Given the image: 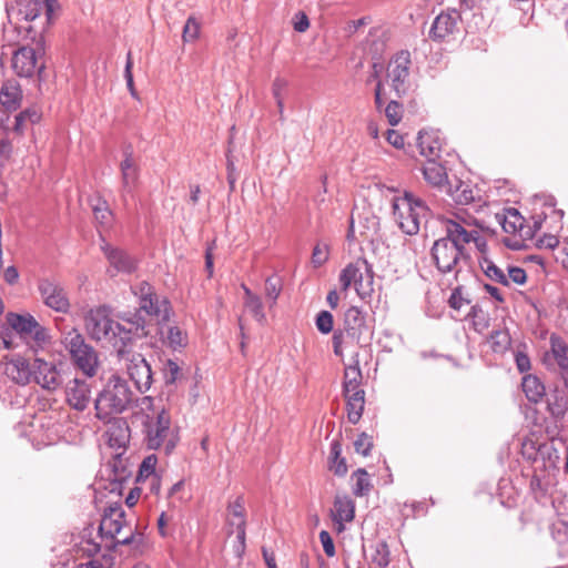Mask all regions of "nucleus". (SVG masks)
Returning a JSON list of instances; mask_svg holds the SVG:
<instances>
[{"instance_id": "1", "label": "nucleus", "mask_w": 568, "mask_h": 568, "mask_svg": "<svg viewBox=\"0 0 568 568\" xmlns=\"http://www.w3.org/2000/svg\"><path fill=\"white\" fill-rule=\"evenodd\" d=\"M84 326L92 339L111 346L118 356H123L128 344L151 334L148 323L139 314H125L116 322L106 306L89 310L84 316Z\"/></svg>"}, {"instance_id": "2", "label": "nucleus", "mask_w": 568, "mask_h": 568, "mask_svg": "<svg viewBox=\"0 0 568 568\" xmlns=\"http://www.w3.org/2000/svg\"><path fill=\"white\" fill-rule=\"evenodd\" d=\"M473 243L478 253H483L486 242L471 217L456 214L454 220L446 222V237L437 240L433 245V258L443 273L457 270L465 258L464 247Z\"/></svg>"}, {"instance_id": "3", "label": "nucleus", "mask_w": 568, "mask_h": 568, "mask_svg": "<svg viewBox=\"0 0 568 568\" xmlns=\"http://www.w3.org/2000/svg\"><path fill=\"white\" fill-rule=\"evenodd\" d=\"M138 414L144 416L143 425L148 447L163 449L170 454L179 443V430L171 425V418L162 400L145 396L138 403Z\"/></svg>"}, {"instance_id": "4", "label": "nucleus", "mask_w": 568, "mask_h": 568, "mask_svg": "<svg viewBox=\"0 0 568 568\" xmlns=\"http://www.w3.org/2000/svg\"><path fill=\"white\" fill-rule=\"evenodd\" d=\"M12 333L34 353L43 349L52 339L49 329L41 325L30 313H7L6 327L1 332V339L3 347L9 351L19 346Z\"/></svg>"}, {"instance_id": "5", "label": "nucleus", "mask_w": 568, "mask_h": 568, "mask_svg": "<svg viewBox=\"0 0 568 568\" xmlns=\"http://www.w3.org/2000/svg\"><path fill=\"white\" fill-rule=\"evenodd\" d=\"M390 201L398 227L408 235L416 234L428 214L425 202L409 192H395Z\"/></svg>"}, {"instance_id": "6", "label": "nucleus", "mask_w": 568, "mask_h": 568, "mask_svg": "<svg viewBox=\"0 0 568 568\" xmlns=\"http://www.w3.org/2000/svg\"><path fill=\"white\" fill-rule=\"evenodd\" d=\"M132 399L133 393L126 382L119 375H112L95 402L97 416L106 419L112 414H120L129 407Z\"/></svg>"}, {"instance_id": "7", "label": "nucleus", "mask_w": 568, "mask_h": 568, "mask_svg": "<svg viewBox=\"0 0 568 568\" xmlns=\"http://www.w3.org/2000/svg\"><path fill=\"white\" fill-rule=\"evenodd\" d=\"M338 282L342 293L353 288L362 298L369 297L374 292V273L364 260L348 263L339 273Z\"/></svg>"}, {"instance_id": "8", "label": "nucleus", "mask_w": 568, "mask_h": 568, "mask_svg": "<svg viewBox=\"0 0 568 568\" xmlns=\"http://www.w3.org/2000/svg\"><path fill=\"white\" fill-rule=\"evenodd\" d=\"M133 293L140 300V307L133 315H140L151 327L152 321L158 324L168 322L171 315L170 303L166 298L153 293L150 284L142 282L133 287Z\"/></svg>"}, {"instance_id": "9", "label": "nucleus", "mask_w": 568, "mask_h": 568, "mask_svg": "<svg viewBox=\"0 0 568 568\" xmlns=\"http://www.w3.org/2000/svg\"><path fill=\"white\" fill-rule=\"evenodd\" d=\"M496 220L504 232L508 234L504 239V243L513 250H520L532 236L530 226L525 224V219L516 209L509 207L496 213Z\"/></svg>"}, {"instance_id": "10", "label": "nucleus", "mask_w": 568, "mask_h": 568, "mask_svg": "<svg viewBox=\"0 0 568 568\" xmlns=\"http://www.w3.org/2000/svg\"><path fill=\"white\" fill-rule=\"evenodd\" d=\"M374 80L376 81L375 104L378 110L387 101L402 97L408 89L407 73H376Z\"/></svg>"}, {"instance_id": "11", "label": "nucleus", "mask_w": 568, "mask_h": 568, "mask_svg": "<svg viewBox=\"0 0 568 568\" xmlns=\"http://www.w3.org/2000/svg\"><path fill=\"white\" fill-rule=\"evenodd\" d=\"M124 362L128 375L140 392H146L152 384L151 366L146 359L138 353H129L124 348L123 356H119Z\"/></svg>"}, {"instance_id": "12", "label": "nucleus", "mask_w": 568, "mask_h": 568, "mask_svg": "<svg viewBox=\"0 0 568 568\" xmlns=\"http://www.w3.org/2000/svg\"><path fill=\"white\" fill-rule=\"evenodd\" d=\"M59 9L58 0H19L18 13L26 21H34L44 12V20L41 21V32L51 24L55 11Z\"/></svg>"}, {"instance_id": "13", "label": "nucleus", "mask_w": 568, "mask_h": 568, "mask_svg": "<svg viewBox=\"0 0 568 568\" xmlns=\"http://www.w3.org/2000/svg\"><path fill=\"white\" fill-rule=\"evenodd\" d=\"M41 119V112L37 108L27 109L16 116L14 126L10 129L4 125V120L0 119V154L4 158L9 156L12 146L10 136L12 134H21L23 131V123L28 120L31 123H37Z\"/></svg>"}, {"instance_id": "14", "label": "nucleus", "mask_w": 568, "mask_h": 568, "mask_svg": "<svg viewBox=\"0 0 568 568\" xmlns=\"http://www.w3.org/2000/svg\"><path fill=\"white\" fill-rule=\"evenodd\" d=\"M38 290L45 306L59 312L68 313L70 301L63 287L49 278L39 281Z\"/></svg>"}, {"instance_id": "15", "label": "nucleus", "mask_w": 568, "mask_h": 568, "mask_svg": "<svg viewBox=\"0 0 568 568\" xmlns=\"http://www.w3.org/2000/svg\"><path fill=\"white\" fill-rule=\"evenodd\" d=\"M101 250L109 262L108 273L111 276L118 273H131L135 270L136 261L125 251L111 245L104 239H102Z\"/></svg>"}, {"instance_id": "16", "label": "nucleus", "mask_w": 568, "mask_h": 568, "mask_svg": "<svg viewBox=\"0 0 568 568\" xmlns=\"http://www.w3.org/2000/svg\"><path fill=\"white\" fill-rule=\"evenodd\" d=\"M229 535H234V550L241 555L245 546V509L241 501L236 500L229 507L227 514Z\"/></svg>"}, {"instance_id": "17", "label": "nucleus", "mask_w": 568, "mask_h": 568, "mask_svg": "<svg viewBox=\"0 0 568 568\" xmlns=\"http://www.w3.org/2000/svg\"><path fill=\"white\" fill-rule=\"evenodd\" d=\"M13 71H43L45 69L42 49L21 47L12 53Z\"/></svg>"}, {"instance_id": "18", "label": "nucleus", "mask_w": 568, "mask_h": 568, "mask_svg": "<svg viewBox=\"0 0 568 568\" xmlns=\"http://www.w3.org/2000/svg\"><path fill=\"white\" fill-rule=\"evenodd\" d=\"M458 21L457 11L439 13L432 23L429 38L437 42L447 40L458 30Z\"/></svg>"}, {"instance_id": "19", "label": "nucleus", "mask_w": 568, "mask_h": 568, "mask_svg": "<svg viewBox=\"0 0 568 568\" xmlns=\"http://www.w3.org/2000/svg\"><path fill=\"white\" fill-rule=\"evenodd\" d=\"M123 528V514L120 509H111L103 516L99 526L101 537H110L119 544L129 541V536L122 534Z\"/></svg>"}, {"instance_id": "20", "label": "nucleus", "mask_w": 568, "mask_h": 568, "mask_svg": "<svg viewBox=\"0 0 568 568\" xmlns=\"http://www.w3.org/2000/svg\"><path fill=\"white\" fill-rule=\"evenodd\" d=\"M32 379L43 388L53 389L59 385V373L52 363L36 357L32 363Z\"/></svg>"}, {"instance_id": "21", "label": "nucleus", "mask_w": 568, "mask_h": 568, "mask_svg": "<svg viewBox=\"0 0 568 568\" xmlns=\"http://www.w3.org/2000/svg\"><path fill=\"white\" fill-rule=\"evenodd\" d=\"M4 372L9 378L21 385L32 379V367L28 359L20 355L7 359Z\"/></svg>"}, {"instance_id": "22", "label": "nucleus", "mask_w": 568, "mask_h": 568, "mask_svg": "<svg viewBox=\"0 0 568 568\" xmlns=\"http://www.w3.org/2000/svg\"><path fill=\"white\" fill-rule=\"evenodd\" d=\"M443 142L444 140L438 131H422L418 136L420 154L427 160H437L442 152Z\"/></svg>"}, {"instance_id": "23", "label": "nucleus", "mask_w": 568, "mask_h": 568, "mask_svg": "<svg viewBox=\"0 0 568 568\" xmlns=\"http://www.w3.org/2000/svg\"><path fill=\"white\" fill-rule=\"evenodd\" d=\"M73 365L83 374L92 377L97 374L99 367L98 354L92 346L85 344L77 354L70 357Z\"/></svg>"}, {"instance_id": "24", "label": "nucleus", "mask_w": 568, "mask_h": 568, "mask_svg": "<svg viewBox=\"0 0 568 568\" xmlns=\"http://www.w3.org/2000/svg\"><path fill=\"white\" fill-rule=\"evenodd\" d=\"M90 399L91 389L85 382L74 379L70 383L67 389V400L72 408L83 410L89 405Z\"/></svg>"}, {"instance_id": "25", "label": "nucleus", "mask_w": 568, "mask_h": 568, "mask_svg": "<svg viewBox=\"0 0 568 568\" xmlns=\"http://www.w3.org/2000/svg\"><path fill=\"white\" fill-rule=\"evenodd\" d=\"M163 345L173 351H182L187 346L186 332L178 325H168L159 329Z\"/></svg>"}, {"instance_id": "26", "label": "nucleus", "mask_w": 568, "mask_h": 568, "mask_svg": "<svg viewBox=\"0 0 568 568\" xmlns=\"http://www.w3.org/2000/svg\"><path fill=\"white\" fill-rule=\"evenodd\" d=\"M423 174L427 183L435 187L446 190L450 183L446 169L436 160H427L423 168Z\"/></svg>"}, {"instance_id": "27", "label": "nucleus", "mask_w": 568, "mask_h": 568, "mask_svg": "<svg viewBox=\"0 0 568 568\" xmlns=\"http://www.w3.org/2000/svg\"><path fill=\"white\" fill-rule=\"evenodd\" d=\"M355 506L348 496H336L333 508V519L339 525V530L343 523L351 521L354 518Z\"/></svg>"}, {"instance_id": "28", "label": "nucleus", "mask_w": 568, "mask_h": 568, "mask_svg": "<svg viewBox=\"0 0 568 568\" xmlns=\"http://www.w3.org/2000/svg\"><path fill=\"white\" fill-rule=\"evenodd\" d=\"M123 187L131 191L138 181V165L131 153H125L120 163Z\"/></svg>"}, {"instance_id": "29", "label": "nucleus", "mask_w": 568, "mask_h": 568, "mask_svg": "<svg viewBox=\"0 0 568 568\" xmlns=\"http://www.w3.org/2000/svg\"><path fill=\"white\" fill-rule=\"evenodd\" d=\"M453 200L458 204H469L475 201L478 190L473 189L469 184L457 181L455 189H453L452 183L445 190Z\"/></svg>"}, {"instance_id": "30", "label": "nucleus", "mask_w": 568, "mask_h": 568, "mask_svg": "<svg viewBox=\"0 0 568 568\" xmlns=\"http://www.w3.org/2000/svg\"><path fill=\"white\" fill-rule=\"evenodd\" d=\"M478 263L483 273L491 281L499 284L507 283L506 272L498 267L488 256L486 255V248L483 253H479Z\"/></svg>"}, {"instance_id": "31", "label": "nucleus", "mask_w": 568, "mask_h": 568, "mask_svg": "<svg viewBox=\"0 0 568 568\" xmlns=\"http://www.w3.org/2000/svg\"><path fill=\"white\" fill-rule=\"evenodd\" d=\"M21 99L20 87L14 81H7L0 92V103L8 110L16 109Z\"/></svg>"}, {"instance_id": "32", "label": "nucleus", "mask_w": 568, "mask_h": 568, "mask_svg": "<svg viewBox=\"0 0 568 568\" xmlns=\"http://www.w3.org/2000/svg\"><path fill=\"white\" fill-rule=\"evenodd\" d=\"M60 342L70 357L87 344L84 337L77 328L63 332Z\"/></svg>"}, {"instance_id": "33", "label": "nucleus", "mask_w": 568, "mask_h": 568, "mask_svg": "<svg viewBox=\"0 0 568 568\" xmlns=\"http://www.w3.org/2000/svg\"><path fill=\"white\" fill-rule=\"evenodd\" d=\"M345 399L348 420L353 424H356L359 420L364 409V392H355L354 394H347L345 395Z\"/></svg>"}, {"instance_id": "34", "label": "nucleus", "mask_w": 568, "mask_h": 568, "mask_svg": "<svg viewBox=\"0 0 568 568\" xmlns=\"http://www.w3.org/2000/svg\"><path fill=\"white\" fill-rule=\"evenodd\" d=\"M523 390L530 402H539L545 395V386L539 378L534 375H527L523 378Z\"/></svg>"}, {"instance_id": "35", "label": "nucleus", "mask_w": 568, "mask_h": 568, "mask_svg": "<svg viewBox=\"0 0 568 568\" xmlns=\"http://www.w3.org/2000/svg\"><path fill=\"white\" fill-rule=\"evenodd\" d=\"M362 373L357 365H351L344 373V395L364 392L361 388Z\"/></svg>"}, {"instance_id": "36", "label": "nucleus", "mask_w": 568, "mask_h": 568, "mask_svg": "<svg viewBox=\"0 0 568 568\" xmlns=\"http://www.w3.org/2000/svg\"><path fill=\"white\" fill-rule=\"evenodd\" d=\"M342 445L339 442L334 440L331 444L329 449V469L338 476H343L347 473V465L345 459L341 456Z\"/></svg>"}, {"instance_id": "37", "label": "nucleus", "mask_w": 568, "mask_h": 568, "mask_svg": "<svg viewBox=\"0 0 568 568\" xmlns=\"http://www.w3.org/2000/svg\"><path fill=\"white\" fill-rule=\"evenodd\" d=\"M244 291V306L245 308L253 314L258 321L264 318L263 313V304L261 298L254 294L248 287L242 285Z\"/></svg>"}, {"instance_id": "38", "label": "nucleus", "mask_w": 568, "mask_h": 568, "mask_svg": "<svg viewBox=\"0 0 568 568\" xmlns=\"http://www.w3.org/2000/svg\"><path fill=\"white\" fill-rule=\"evenodd\" d=\"M551 354L557 364L562 368H568V346L558 336L550 337Z\"/></svg>"}, {"instance_id": "39", "label": "nucleus", "mask_w": 568, "mask_h": 568, "mask_svg": "<svg viewBox=\"0 0 568 568\" xmlns=\"http://www.w3.org/2000/svg\"><path fill=\"white\" fill-rule=\"evenodd\" d=\"M410 65V52L407 50H399L390 58L387 71H408Z\"/></svg>"}, {"instance_id": "40", "label": "nucleus", "mask_w": 568, "mask_h": 568, "mask_svg": "<svg viewBox=\"0 0 568 568\" xmlns=\"http://www.w3.org/2000/svg\"><path fill=\"white\" fill-rule=\"evenodd\" d=\"M353 478L355 479L354 493L357 496L366 495L371 489V483L368 475L364 469H358L354 473Z\"/></svg>"}, {"instance_id": "41", "label": "nucleus", "mask_w": 568, "mask_h": 568, "mask_svg": "<svg viewBox=\"0 0 568 568\" xmlns=\"http://www.w3.org/2000/svg\"><path fill=\"white\" fill-rule=\"evenodd\" d=\"M385 116L392 126L397 125L403 118V108L395 100L386 102Z\"/></svg>"}, {"instance_id": "42", "label": "nucleus", "mask_w": 568, "mask_h": 568, "mask_svg": "<svg viewBox=\"0 0 568 568\" xmlns=\"http://www.w3.org/2000/svg\"><path fill=\"white\" fill-rule=\"evenodd\" d=\"M329 256V246L326 243L320 242L314 246L312 253V264L314 267H321L324 265Z\"/></svg>"}, {"instance_id": "43", "label": "nucleus", "mask_w": 568, "mask_h": 568, "mask_svg": "<svg viewBox=\"0 0 568 568\" xmlns=\"http://www.w3.org/2000/svg\"><path fill=\"white\" fill-rule=\"evenodd\" d=\"M364 323V315L358 307L352 306L345 313V324L349 329L359 328Z\"/></svg>"}, {"instance_id": "44", "label": "nucleus", "mask_w": 568, "mask_h": 568, "mask_svg": "<svg viewBox=\"0 0 568 568\" xmlns=\"http://www.w3.org/2000/svg\"><path fill=\"white\" fill-rule=\"evenodd\" d=\"M95 221L101 225H108L112 219L111 211L105 202L98 200L97 204L92 205Z\"/></svg>"}, {"instance_id": "45", "label": "nucleus", "mask_w": 568, "mask_h": 568, "mask_svg": "<svg viewBox=\"0 0 568 568\" xmlns=\"http://www.w3.org/2000/svg\"><path fill=\"white\" fill-rule=\"evenodd\" d=\"M317 329L322 334H328L333 331L334 320L333 315L327 311H321L315 321Z\"/></svg>"}, {"instance_id": "46", "label": "nucleus", "mask_w": 568, "mask_h": 568, "mask_svg": "<svg viewBox=\"0 0 568 568\" xmlns=\"http://www.w3.org/2000/svg\"><path fill=\"white\" fill-rule=\"evenodd\" d=\"M506 276L507 283H504L505 286H509L511 283L523 285L527 280L525 270L518 266H508Z\"/></svg>"}, {"instance_id": "47", "label": "nucleus", "mask_w": 568, "mask_h": 568, "mask_svg": "<svg viewBox=\"0 0 568 568\" xmlns=\"http://www.w3.org/2000/svg\"><path fill=\"white\" fill-rule=\"evenodd\" d=\"M510 344L507 332L497 331L490 336V345L495 352H504Z\"/></svg>"}, {"instance_id": "48", "label": "nucleus", "mask_w": 568, "mask_h": 568, "mask_svg": "<svg viewBox=\"0 0 568 568\" xmlns=\"http://www.w3.org/2000/svg\"><path fill=\"white\" fill-rule=\"evenodd\" d=\"M199 33H200L199 22L194 18L190 17L186 20V23L183 28V34H182L183 41L184 42L194 41L199 37Z\"/></svg>"}, {"instance_id": "49", "label": "nucleus", "mask_w": 568, "mask_h": 568, "mask_svg": "<svg viewBox=\"0 0 568 568\" xmlns=\"http://www.w3.org/2000/svg\"><path fill=\"white\" fill-rule=\"evenodd\" d=\"M388 564V551L385 545L377 546L375 555L372 556L371 565L373 568H382Z\"/></svg>"}, {"instance_id": "50", "label": "nucleus", "mask_w": 568, "mask_h": 568, "mask_svg": "<svg viewBox=\"0 0 568 568\" xmlns=\"http://www.w3.org/2000/svg\"><path fill=\"white\" fill-rule=\"evenodd\" d=\"M164 375L168 383H175L182 375L180 365L176 362L169 359L164 367Z\"/></svg>"}, {"instance_id": "51", "label": "nucleus", "mask_w": 568, "mask_h": 568, "mask_svg": "<svg viewBox=\"0 0 568 568\" xmlns=\"http://www.w3.org/2000/svg\"><path fill=\"white\" fill-rule=\"evenodd\" d=\"M281 282L278 278H275V277H268L266 281H265V296L270 300H272L273 302L276 301V298L278 297L280 293H281Z\"/></svg>"}, {"instance_id": "52", "label": "nucleus", "mask_w": 568, "mask_h": 568, "mask_svg": "<svg viewBox=\"0 0 568 568\" xmlns=\"http://www.w3.org/2000/svg\"><path fill=\"white\" fill-rule=\"evenodd\" d=\"M373 446L372 438L367 434H361L354 442L356 453L367 456Z\"/></svg>"}, {"instance_id": "53", "label": "nucleus", "mask_w": 568, "mask_h": 568, "mask_svg": "<svg viewBox=\"0 0 568 568\" xmlns=\"http://www.w3.org/2000/svg\"><path fill=\"white\" fill-rule=\"evenodd\" d=\"M320 540L323 546L324 552L328 557H333L335 555V547L331 535L326 530H322L320 532Z\"/></svg>"}, {"instance_id": "54", "label": "nucleus", "mask_w": 568, "mask_h": 568, "mask_svg": "<svg viewBox=\"0 0 568 568\" xmlns=\"http://www.w3.org/2000/svg\"><path fill=\"white\" fill-rule=\"evenodd\" d=\"M158 459L154 455L148 456L141 464L140 476L148 477L155 470Z\"/></svg>"}, {"instance_id": "55", "label": "nucleus", "mask_w": 568, "mask_h": 568, "mask_svg": "<svg viewBox=\"0 0 568 568\" xmlns=\"http://www.w3.org/2000/svg\"><path fill=\"white\" fill-rule=\"evenodd\" d=\"M385 136H386L387 142L390 145H393L394 148H396V149L404 148V145H405L404 136L399 132H397L395 130H388L386 132Z\"/></svg>"}, {"instance_id": "56", "label": "nucleus", "mask_w": 568, "mask_h": 568, "mask_svg": "<svg viewBox=\"0 0 568 568\" xmlns=\"http://www.w3.org/2000/svg\"><path fill=\"white\" fill-rule=\"evenodd\" d=\"M294 30L297 32H305L310 27V21L304 12H298L294 18Z\"/></svg>"}, {"instance_id": "57", "label": "nucleus", "mask_w": 568, "mask_h": 568, "mask_svg": "<svg viewBox=\"0 0 568 568\" xmlns=\"http://www.w3.org/2000/svg\"><path fill=\"white\" fill-rule=\"evenodd\" d=\"M81 550L91 557L100 550V544L94 540H87L81 542Z\"/></svg>"}, {"instance_id": "58", "label": "nucleus", "mask_w": 568, "mask_h": 568, "mask_svg": "<svg viewBox=\"0 0 568 568\" xmlns=\"http://www.w3.org/2000/svg\"><path fill=\"white\" fill-rule=\"evenodd\" d=\"M538 243L540 247L552 250L559 244V241L555 235L548 234L539 239Z\"/></svg>"}, {"instance_id": "59", "label": "nucleus", "mask_w": 568, "mask_h": 568, "mask_svg": "<svg viewBox=\"0 0 568 568\" xmlns=\"http://www.w3.org/2000/svg\"><path fill=\"white\" fill-rule=\"evenodd\" d=\"M332 343H333L334 354L336 356L342 357L343 356V348H342L343 333L342 332H335L334 335H333V338H332Z\"/></svg>"}, {"instance_id": "60", "label": "nucleus", "mask_w": 568, "mask_h": 568, "mask_svg": "<svg viewBox=\"0 0 568 568\" xmlns=\"http://www.w3.org/2000/svg\"><path fill=\"white\" fill-rule=\"evenodd\" d=\"M516 364L520 372H526L530 368V361L526 354H516Z\"/></svg>"}, {"instance_id": "61", "label": "nucleus", "mask_w": 568, "mask_h": 568, "mask_svg": "<svg viewBox=\"0 0 568 568\" xmlns=\"http://www.w3.org/2000/svg\"><path fill=\"white\" fill-rule=\"evenodd\" d=\"M19 273L14 266H9L3 272V278L9 284H14L18 281Z\"/></svg>"}, {"instance_id": "62", "label": "nucleus", "mask_w": 568, "mask_h": 568, "mask_svg": "<svg viewBox=\"0 0 568 568\" xmlns=\"http://www.w3.org/2000/svg\"><path fill=\"white\" fill-rule=\"evenodd\" d=\"M486 293L491 297L494 298L496 302H504V296H503V293L499 288L493 286V285H489V284H486L484 286Z\"/></svg>"}, {"instance_id": "63", "label": "nucleus", "mask_w": 568, "mask_h": 568, "mask_svg": "<svg viewBox=\"0 0 568 568\" xmlns=\"http://www.w3.org/2000/svg\"><path fill=\"white\" fill-rule=\"evenodd\" d=\"M115 424L119 425L120 436L118 438H115L114 445L121 447L126 442V438H128L126 432H128V429H126V427H123V423L121 420L115 422Z\"/></svg>"}, {"instance_id": "64", "label": "nucleus", "mask_w": 568, "mask_h": 568, "mask_svg": "<svg viewBox=\"0 0 568 568\" xmlns=\"http://www.w3.org/2000/svg\"><path fill=\"white\" fill-rule=\"evenodd\" d=\"M558 258L560 260L564 267L568 268V240L564 241Z\"/></svg>"}]
</instances>
